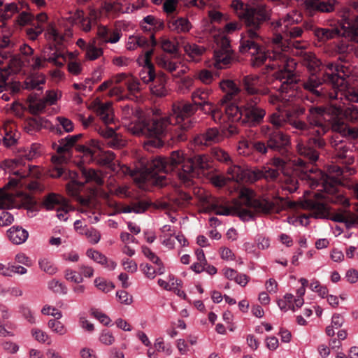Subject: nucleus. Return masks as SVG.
<instances>
[{"label": "nucleus", "instance_id": "nucleus-1", "mask_svg": "<svg viewBox=\"0 0 358 358\" xmlns=\"http://www.w3.org/2000/svg\"><path fill=\"white\" fill-rule=\"evenodd\" d=\"M210 167V158L207 155L187 157L183 151L175 150L169 158L159 157L147 163L142 162L141 180L143 182L164 186L168 183L166 174L173 171L186 186H190L196 173Z\"/></svg>", "mask_w": 358, "mask_h": 358}, {"label": "nucleus", "instance_id": "nucleus-2", "mask_svg": "<svg viewBox=\"0 0 358 358\" xmlns=\"http://www.w3.org/2000/svg\"><path fill=\"white\" fill-rule=\"evenodd\" d=\"M307 116L308 123L294 117L293 114L287 110H278L269 116L270 123L278 129L290 125L295 131L293 133L309 136L308 141L304 142L307 145H314L322 148L326 145L325 141L322 138L329 130L330 124L327 123L326 117L329 116L326 109L322 106H310Z\"/></svg>", "mask_w": 358, "mask_h": 358}, {"label": "nucleus", "instance_id": "nucleus-3", "mask_svg": "<svg viewBox=\"0 0 358 358\" xmlns=\"http://www.w3.org/2000/svg\"><path fill=\"white\" fill-rule=\"evenodd\" d=\"M261 0H251V5H245L240 0H234L233 8L243 20L245 32L241 37L239 51L243 53L257 54L256 59H266V55L259 51L262 41L261 29L263 23L269 19L270 9Z\"/></svg>", "mask_w": 358, "mask_h": 358}, {"label": "nucleus", "instance_id": "nucleus-4", "mask_svg": "<svg viewBox=\"0 0 358 358\" xmlns=\"http://www.w3.org/2000/svg\"><path fill=\"white\" fill-rule=\"evenodd\" d=\"M304 30H306L304 28V23L303 27L295 24L282 29V34H275L273 38V50L272 51H265L259 42V51L265 53L267 58L262 61V59H255L257 54H250L253 65L264 64L265 67H292L293 64L296 65L293 63V60L289 61L287 55L282 52H287L292 46L296 49L302 48L301 41H294V39L302 37Z\"/></svg>", "mask_w": 358, "mask_h": 358}, {"label": "nucleus", "instance_id": "nucleus-5", "mask_svg": "<svg viewBox=\"0 0 358 358\" xmlns=\"http://www.w3.org/2000/svg\"><path fill=\"white\" fill-rule=\"evenodd\" d=\"M296 152L299 157H293L288 160L280 157H274L271 164L275 167L274 170L278 171L277 178L280 171L285 175V184L283 189L290 193L294 192L298 189V182L296 178L289 176V168H293L296 171L303 173L310 180V176H313L314 166L313 165L319 157L317 152L310 146L307 145L303 141H299L296 145ZM273 169V168H272ZM274 180V178H270Z\"/></svg>", "mask_w": 358, "mask_h": 358}, {"label": "nucleus", "instance_id": "nucleus-6", "mask_svg": "<svg viewBox=\"0 0 358 358\" xmlns=\"http://www.w3.org/2000/svg\"><path fill=\"white\" fill-rule=\"evenodd\" d=\"M122 116L125 121H130L128 124V129L134 135L154 137L144 143L145 148L152 146L157 148L162 145L159 137L170 132L169 124L167 117H163L159 109L153 111V116L148 117L142 121L136 122L138 112L132 105L125 104L122 106Z\"/></svg>", "mask_w": 358, "mask_h": 358}, {"label": "nucleus", "instance_id": "nucleus-7", "mask_svg": "<svg viewBox=\"0 0 358 358\" xmlns=\"http://www.w3.org/2000/svg\"><path fill=\"white\" fill-rule=\"evenodd\" d=\"M343 169L337 165H331L328 168V173L314 168L313 176H310V187L319 188L320 192L315 193L317 199H323L327 201L349 206L350 201L339 190L341 183V176Z\"/></svg>", "mask_w": 358, "mask_h": 358}, {"label": "nucleus", "instance_id": "nucleus-8", "mask_svg": "<svg viewBox=\"0 0 358 358\" xmlns=\"http://www.w3.org/2000/svg\"><path fill=\"white\" fill-rule=\"evenodd\" d=\"M208 92L201 90L194 91L192 94L194 103L177 102L172 105V113L167 117L170 122L169 128L172 138H176L179 141H184L186 137L184 132L191 128L194 122L191 116L196 111L199 102L207 101Z\"/></svg>", "mask_w": 358, "mask_h": 358}, {"label": "nucleus", "instance_id": "nucleus-9", "mask_svg": "<svg viewBox=\"0 0 358 358\" xmlns=\"http://www.w3.org/2000/svg\"><path fill=\"white\" fill-rule=\"evenodd\" d=\"M99 13L90 9L87 14L82 10H77L69 17V22L86 33L97 26V37L102 43H115L120 39L122 33L117 29H110L106 26L98 25Z\"/></svg>", "mask_w": 358, "mask_h": 358}, {"label": "nucleus", "instance_id": "nucleus-10", "mask_svg": "<svg viewBox=\"0 0 358 358\" xmlns=\"http://www.w3.org/2000/svg\"><path fill=\"white\" fill-rule=\"evenodd\" d=\"M20 52L21 55H15L11 59L14 62L15 67H24L27 65H30V67H40L43 65V60L61 67L69 59L64 52L52 46L45 48L43 59L41 57H33L34 50L26 44L20 47Z\"/></svg>", "mask_w": 358, "mask_h": 358}, {"label": "nucleus", "instance_id": "nucleus-11", "mask_svg": "<svg viewBox=\"0 0 358 358\" xmlns=\"http://www.w3.org/2000/svg\"><path fill=\"white\" fill-rule=\"evenodd\" d=\"M334 113L331 122L332 129L349 140L358 139V126L352 127L344 122V119L352 122H358V107L350 103L345 106V103L343 102V105L334 106Z\"/></svg>", "mask_w": 358, "mask_h": 358}, {"label": "nucleus", "instance_id": "nucleus-12", "mask_svg": "<svg viewBox=\"0 0 358 358\" xmlns=\"http://www.w3.org/2000/svg\"><path fill=\"white\" fill-rule=\"evenodd\" d=\"M332 71L333 69H329ZM339 69H335L336 73L326 72L323 76V80L329 83L334 89V91L329 93L331 99H341L350 102L358 103V91L349 85L347 80L348 73L350 72L347 71L340 72ZM349 70L350 69H346Z\"/></svg>", "mask_w": 358, "mask_h": 358}, {"label": "nucleus", "instance_id": "nucleus-13", "mask_svg": "<svg viewBox=\"0 0 358 358\" xmlns=\"http://www.w3.org/2000/svg\"><path fill=\"white\" fill-rule=\"evenodd\" d=\"M227 165L229 166L227 170V179L237 182L244 181L254 182L263 178H275L278 175V171L269 166H263L260 169L248 170L232 162Z\"/></svg>", "mask_w": 358, "mask_h": 358}, {"label": "nucleus", "instance_id": "nucleus-14", "mask_svg": "<svg viewBox=\"0 0 358 358\" xmlns=\"http://www.w3.org/2000/svg\"><path fill=\"white\" fill-rule=\"evenodd\" d=\"M81 136V134L72 136L68 135L64 138L60 139L57 143L52 144L53 149L60 155L52 157L54 167L50 171L51 177H64V178H67V173L63 166V164L66 162L67 158L64 155L69 153L71 150L72 148Z\"/></svg>", "mask_w": 358, "mask_h": 358}, {"label": "nucleus", "instance_id": "nucleus-15", "mask_svg": "<svg viewBox=\"0 0 358 358\" xmlns=\"http://www.w3.org/2000/svg\"><path fill=\"white\" fill-rule=\"evenodd\" d=\"M90 145L96 148L94 155V159L97 164L106 166L114 172H121L124 175H129L134 176L135 175L134 171L130 167L120 164L117 161H115V155L111 151H103L101 148L100 143L95 139L90 140Z\"/></svg>", "mask_w": 358, "mask_h": 358}, {"label": "nucleus", "instance_id": "nucleus-16", "mask_svg": "<svg viewBox=\"0 0 358 358\" xmlns=\"http://www.w3.org/2000/svg\"><path fill=\"white\" fill-rule=\"evenodd\" d=\"M22 158H15L13 159H6L2 162L1 167L5 171L12 173L13 177H10L8 184L13 186L25 185L30 190L36 191L40 189V185L36 181H31L29 183L22 182V179L28 176L30 173V169H17L22 164Z\"/></svg>", "mask_w": 358, "mask_h": 358}, {"label": "nucleus", "instance_id": "nucleus-17", "mask_svg": "<svg viewBox=\"0 0 358 358\" xmlns=\"http://www.w3.org/2000/svg\"><path fill=\"white\" fill-rule=\"evenodd\" d=\"M156 44L157 41L153 34H150L149 38L141 34H135L128 37L126 48L129 50H134L138 48L148 49L141 59L145 62L143 67H154L151 62V57L153 54V48Z\"/></svg>", "mask_w": 358, "mask_h": 358}, {"label": "nucleus", "instance_id": "nucleus-18", "mask_svg": "<svg viewBox=\"0 0 358 358\" xmlns=\"http://www.w3.org/2000/svg\"><path fill=\"white\" fill-rule=\"evenodd\" d=\"M122 81H124L127 85L128 93L124 94V90L121 87L115 86L110 90V96H115L120 100L124 99L137 100L140 92V83L138 79L131 75L122 73L115 76V83H119Z\"/></svg>", "mask_w": 358, "mask_h": 358}, {"label": "nucleus", "instance_id": "nucleus-19", "mask_svg": "<svg viewBox=\"0 0 358 358\" xmlns=\"http://www.w3.org/2000/svg\"><path fill=\"white\" fill-rule=\"evenodd\" d=\"M306 5L309 10L317 11L324 13H330L335 11L341 13L342 17V27L345 23L343 15H350L355 17L357 15H354L348 8H343L341 2L338 0H307Z\"/></svg>", "mask_w": 358, "mask_h": 358}, {"label": "nucleus", "instance_id": "nucleus-20", "mask_svg": "<svg viewBox=\"0 0 358 358\" xmlns=\"http://www.w3.org/2000/svg\"><path fill=\"white\" fill-rule=\"evenodd\" d=\"M217 49L214 51L215 66L220 64H233L235 60L234 52L231 49L230 41L225 36L215 38Z\"/></svg>", "mask_w": 358, "mask_h": 358}, {"label": "nucleus", "instance_id": "nucleus-21", "mask_svg": "<svg viewBox=\"0 0 358 358\" xmlns=\"http://www.w3.org/2000/svg\"><path fill=\"white\" fill-rule=\"evenodd\" d=\"M262 131L267 136V147L284 153L290 144L289 138L279 129H273L269 126L262 127Z\"/></svg>", "mask_w": 358, "mask_h": 358}, {"label": "nucleus", "instance_id": "nucleus-22", "mask_svg": "<svg viewBox=\"0 0 358 358\" xmlns=\"http://www.w3.org/2000/svg\"><path fill=\"white\" fill-rule=\"evenodd\" d=\"M211 208L219 215H237L243 221H249L254 217V214L250 210L237 203L233 206H226L220 201H215L211 203Z\"/></svg>", "mask_w": 358, "mask_h": 358}, {"label": "nucleus", "instance_id": "nucleus-23", "mask_svg": "<svg viewBox=\"0 0 358 358\" xmlns=\"http://www.w3.org/2000/svg\"><path fill=\"white\" fill-rule=\"evenodd\" d=\"M224 139L222 133L217 127L207 129L203 133L194 136L192 144L195 148L208 146L213 143H218Z\"/></svg>", "mask_w": 358, "mask_h": 358}, {"label": "nucleus", "instance_id": "nucleus-24", "mask_svg": "<svg viewBox=\"0 0 358 358\" xmlns=\"http://www.w3.org/2000/svg\"><path fill=\"white\" fill-rule=\"evenodd\" d=\"M243 123L249 126L259 124L266 115L265 110L257 106L256 101H248L243 108Z\"/></svg>", "mask_w": 358, "mask_h": 358}, {"label": "nucleus", "instance_id": "nucleus-25", "mask_svg": "<svg viewBox=\"0 0 358 358\" xmlns=\"http://www.w3.org/2000/svg\"><path fill=\"white\" fill-rule=\"evenodd\" d=\"M304 28L306 30L312 31L315 39L322 43H326L329 40L335 38L340 34V31L338 29L317 27L308 22H304Z\"/></svg>", "mask_w": 358, "mask_h": 358}, {"label": "nucleus", "instance_id": "nucleus-26", "mask_svg": "<svg viewBox=\"0 0 358 358\" xmlns=\"http://www.w3.org/2000/svg\"><path fill=\"white\" fill-rule=\"evenodd\" d=\"M220 108L224 110L222 112V122H226L227 120L232 122H241L243 123V109L240 108L233 102H226L224 105L220 103Z\"/></svg>", "mask_w": 358, "mask_h": 358}, {"label": "nucleus", "instance_id": "nucleus-27", "mask_svg": "<svg viewBox=\"0 0 358 358\" xmlns=\"http://www.w3.org/2000/svg\"><path fill=\"white\" fill-rule=\"evenodd\" d=\"M242 195L247 197L248 205H252L258 212L271 213L278 210L275 203L268 200H255L252 201V192L251 190L245 189L244 192H242Z\"/></svg>", "mask_w": 358, "mask_h": 358}, {"label": "nucleus", "instance_id": "nucleus-28", "mask_svg": "<svg viewBox=\"0 0 358 358\" xmlns=\"http://www.w3.org/2000/svg\"><path fill=\"white\" fill-rule=\"evenodd\" d=\"M93 109L106 125L113 122L114 114L111 102L103 103L99 100H95L93 102Z\"/></svg>", "mask_w": 358, "mask_h": 358}, {"label": "nucleus", "instance_id": "nucleus-29", "mask_svg": "<svg viewBox=\"0 0 358 358\" xmlns=\"http://www.w3.org/2000/svg\"><path fill=\"white\" fill-rule=\"evenodd\" d=\"M331 146L335 149L336 157L341 159L343 163L345 164H352L355 162V157L352 155V146H348L343 143L341 141L337 143L336 141L331 142Z\"/></svg>", "mask_w": 358, "mask_h": 358}, {"label": "nucleus", "instance_id": "nucleus-30", "mask_svg": "<svg viewBox=\"0 0 358 358\" xmlns=\"http://www.w3.org/2000/svg\"><path fill=\"white\" fill-rule=\"evenodd\" d=\"M45 81V78L43 73L38 72L36 69H31L24 80V89L40 90L43 88L42 85Z\"/></svg>", "mask_w": 358, "mask_h": 358}, {"label": "nucleus", "instance_id": "nucleus-31", "mask_svg": "<svg viewBox=\"0 0 358 358\" xmlns=\"http://www.w3.org/2000/svg\"><path fill=\"white\" fill-rule=\"evenodd\" d=\"M303 208L311 211L315 218H325L328 216L329 209L324 202L314 199H306L303 204Z\"/></svg>", "mask_w": 358, "mask_h": 358}, {"label": "nucleus", "instance_id": "nucleus-32", "mask_svg": "<svg viewBox=\"0 0 358 358\" xmlns=\"http://www.w3.org/2000/svg\"><path fill=\"white\" fill-rule=\"evenodd\" d=\"M220 87L222 90L225 92V95L220 100L222 105L226 103V102L236 100V96L241 92V90L233 80L229 79L222 80L220 83Z\"/></svg>", "mask_w": 358, "mask_h": 358}, {"label": "nucleus", "instance_id": "nucleus-33", "mask_svg": "<svg viewBox=\"0 0 358 358\" xmlns=\"http://www.w3.org/2000/svg\"><path fill=\"white\" fill-rule=\"evenodd\" d=\"M276 78L282 83L281 89L282 92L293 88L299 80L296 74L290 69H280L276 73Z\"/></svg>", "mask_w": 358, "mask_h": 358}, {"label": "nucleus", "instance_id": "nucleus-34", "mask_svg": "<svg viewBox=\"0 0 358 358\" xmlns=\"http://www.w3.org/2000/svg\"><path fill=\"white\" fill-rule=\"evenodd\" d=\"M96 40L94 38L92 42L87 43L83 38H79L76 44L80 48L85 50V57L89 60H94L99 57L103 50L101 48L97 47Z\"/></svg>", "mask_w": 358, "mask_h": 358}, {"label": "nucleus", "instance_id": "nucleus-35", "mask_svg": "<svg viewBox=\"0 0 358 358\" xmlns=\"http://www.w3.org/2000/svg\"><path fill=\"white\" fill-rule=\"evenodd\" d=\"M4 132L2 139L3 145L10 148L17 145L20 134L16 130L15 125L12 124L5 125Z\"/></svg>", "mask_w": 358, "mask_h": 358}, {"label": "nucleus", "instance_id": "nucleus-36", "mask_svg": "<svg viewBox=\"0 0 358 358\" xmlns=\"http://www.w3.org/2000/svg\"><path fill=\"white\" fill-rule=\"evenodd\" d=\"M66 199L60 194L50 193L45 196L43 206L48 210L57 209L59 206H66Z\"/></svg>", "mask_w": 358, "mask_h": 358}, {"label": "nucleus", "instance_id": "nucleus-37", "mask_svg": "<svg viewBox=\"0 0 358 358\" xmlns=\"http://www.w3.org/2000/svg\"><path fill=\"white\" fill-rule=\"evenodd\" d=\"M8 236L13 243L20 245L27 240L29 233L22 227L13 226L8 231Z\"/></svg>", "mask_w": 358, "mask_h": 358}, {"label": "nucleus", "instance_id": "nucleus-38", "mask_svg": "<svg viewBox=\"0 0 358 358\" xmlns=\"http://www.w3.org/2000/svg\"><path fill=\"white\" fill-rule=\"evenodd\" d=\"M302 21V16L296 10H292L281 17L277 22V25L282 27V29H285L291 26L299 24Z\"/></svg>", "mask_w": 358, "mask_h": 358}, {"label": "nucleus", "instance_id": "nucleus-39", "mask_svg": "<svg viewBox=\"0 0 358 358\" xmlns=\"http://www.w3.org/2000/svg\"><path fill=\"white\" fill-rule=\"evenodd\" d=\"M183 48L189 57L196 62L199 61L206 52V48L204 46L196 43H187Z\"/></svg>", "mask_w": 358, "mask_h": 358}, {"label": "nucleus", "instance_id": "nucleus-40", "mask_svg": "<svg viewBox=\"0 0 358 358\" xmlns=\"http://www.w3.org/2000/svg\"><path fill=\"white\" fill-rule=\"evenodd\" d=\"M201 110L206 114H210L212 119L215 122L222 123V108H217L211 102L204 101L198 103Z\"/></svg>", "mask_w": 358, "mask_h": 358}, {"label": "nucleus", "instance_id": "nucleus-41", "mask_svg": "<svg viewBox=\"0 0 358 358\" xmlns=\"http://www.w3.org/2000/svg\"><path fill=\"white\" fill-rule=\"evenodd\" d=\"M166 76L162 73L157 76V79L153 82V85L151 87V92L153 94L157 96H164L168 94V91L165 87Z\"/></svg>", "mask_w": 358, "mask_h": 358}, {"label": "nucleus", "instance_id": "nucleus-42", "mask_svg": "<svg viewBox=\"0 0 358 358\" xmlns=\"http://www.w3.org/2000/svg\"><path fill=\"white\" fill-rule=\"evenodd\" d=\"M82 176L85 178V182H94L97 185L103 184V179L101 172L93 169H83L81 171Z\"/></svg>", "mask_w": 358, "mask_h": 358}, {"label": "nucleus", "instance_id": "nucleus-43", "mask_svg": "<svg viewBox=\"0 0 358 358\" xmlns=\"http://www.w3.org/2000/svg\"><path fill=\"white\" fill-rule=\"evenodd\" d=\"M82 176L85 178V182H94L97 185L103 184V179L101 172L93 169H83L81 171Z\"/></svg>", "mask_w": 358, "mask_h": 358}, {"label": "nucleus", "instance_id": "nucleus-44", "mask_svg": "<svg viewBox=\"0 0 358 358\" xmlns=\"http://www.w3.org/2000/svg\"><path fill=\"white\" fill-rule=\"evenodd\" d=\"M43 152V148L41 144L32 143L30 147L24 150L21 157L27 160H33L39 157Z\"/></svg>", "mask_w": 358, "mask_h": 358}, {"label": "nucleus", "instance_id": "nucleus-45", "mask_svg": "<svg viewBox=\"0 0 358 358\" xmlns=\"http://www.w3.org/2000/svg\"><path fill=\"white\" fill-rule=\"evenodd\" d=\"M46 120L41 117H34L29 119L24 125V129L27 133H33L41 129L42 127H45Z\"/></svg>", "mask_w": 358, "mask_h": 358}, {"label": "nucleus", "instance_id": "nucleus-46", "mask_svg": "<svg viewBox=\"0 0 358 358\" xmlns=\"http://www.w3.org/2000/svg\"><path fill=\"white\" fill-rule=\"evenodd\" d=\"M46 103L44 99H36L33 96L29 97V109L32 114H38L43 112Z\"/></svg>", "mask_w": 358, "mask_h": 358}, {"label": "nucleus", "instance_id": "nucleus-47", "mask_svg": "<svg viewBox=\"0 0 358 358\" xmlns=\"http://www.w3.org/2000/svg\"><path fill=\"white\" fill-rule=\"evenodd\" d=\"M20 7H19V6L17 5L15 3L6 4L4 7L5 13L3 15L4 19H9L10 17H11L13 14L15 13H19L23 8H28V3L24 1H20Z\"/></svg>", "mask_w": 358, "mask_h": 358}, {"label": "nucleus", "instance_id": "nucleus-48", "mask_svg": "<svg viewBox=\"0 0 358 358\" xmlns=\"http://www.w3.org/2000/svg\"><path fill=\"white\" fill-rule=\"evenodd\" d=\"M243 86L245 91L250 94L257 93V87L259 82V78L256 76H247L243 78Z\"/></svg>", "mask_w": 358, "mask_h": 358}, {"label": "nucleus", "instance_id": "nucleus-49", "mask_svg": "<svg viewBox=\"0 0 358 358\" xmlns=\"http://www.w3.org/2000/svg\"><path fill=\"white\" fill-rule=\"evenodd\" d=\"M169 27L178 32H187L190 29L191 24L187 18L180 17L170 22Z\"/></svg>", "mask_w": 358, "mask_h": 358}, {"label": "nucleus", "instance_id": "nucleus-50", "mask_svg": "<svg viewBox=\"0 0 358 358\" xmlns=\"http://www.w3.org/2000/svg\"><path fill=\"white\" fill-rule=\"evenodd\" d=\"M162 73L161 72H156L155 69H142L139 72L141 79L145 83L149 82H154L157 79V76Z\"/></svg>", "mask_w": 358, "mask_h": 358}, {"label": "nucleus", "instance_id": "nucleus-51", "mask_svg": "<svg viewBox=\"0 0 358 358\" xmlns=\"http://www.w3.org/2000/svg\"><path fill=\"white\" fill-rule=\"evenodd\" d=\"M95 287L100 291L108 293L113 290L115 287L113 282H108L103 278H96L94 281Z\"/></svg>", "mask_w": 358, "mask_h": 358}, {"label": "nucleus", "instance_id": "nucleus-52", "mask_svg": "<svg viewBox=\"0 0 358 358\" xmlns=\"http://www.w3.org/2000/svg\"><path fill=\"white\" fill-rule=\"evenodd\" d=\"M212 155L215 159L221 162H224L227 164L231 163V159L229 155L220 148H214L212 150Z\"/></svg>", "mask_w": 358, "mask_h": 358}, {"label": "nucleus", "instance_id": "nucleus-53", "mask_svg": "<svg viewBox=\"0 0 358 358\" xmlns=\"http://www.w3.org/2000/svg\"><path fill=\"white\" fill-rule=\"evenodd\" d=\"M161 47L164 51L173 55L174 57L178 55V45L169 39H163L161 42Z\"/></svg>", "mask_w": 358, "mask_h": 358}, {"label": "nucleus", "instance_id": "nucleus-54", "mask_svg": "<svg viewBox=\"0 0 358 358\" xmlns=\"http://www.w3.org/2000/svg\"><path fill=\"white\" fill-rule=\"evenodd\" d=\"M343 223L345 224L347 229H352L358 225V216L350 211H344V220Z\"/></svg>", "mask_w": 358, "mask_h": 358}, {"label": "nucleus", "instance_id": "nucleus-55", "mask_svg": "<svg viewBox=\"0 0 358 358\" xmlns=\"http://www.w3.org/2000/svg\"><path fill=\"white\" fill-rule=\"evenodd\" d=\"M48 325L53 332L59 335H64L67 332L65 326L59 320L51 319L48 321Z\"/></svg>", "mask_w": 358, "mask_h": 358}, {"label": "nucleus", "instance_id": "nucleus-56", "mask_svg": "<svg viewBox=\"0 0 358 358\" xmlns=\"http://www.w3.org/2000/svg\"><path fill=\"white\" fill-rule=\"evenodd\" d=\"M87 256L100 264H105L108 262V258L100 252L89 249L86 252Z\"/></svg>", "mask_w": 358, "mask_h": 358}, {"label": "nucleus", "instance_id": "nucleus-57", "mask_svg": "<svg viewBox=\"0 0 358 358\" xmlns=\"http://www.w3.org/2000/svg\"><path fill=\"white\" fill-rule=\"evenodd\" d=\"M48 288L54 293L59 294H66L67 287L61 282L57 280H52L48 282Z\"/></svg>", "mask_w": 358, "mask_h": 358}, {"label": "nucleus", "instance_id": "nucleus-58", "mask_svg": "<svg viewBox=\"0 0 358 358\" xmlns=\"http://www.w3.org/2000/svg\"><path fill=\"white\" fill-rule=\"evenodd\" d=\"M84 185V182H78L73 180L66 185L67 193L73 197H77L79 194V190Z\"/></svg>", "mask_w": 358, "mask_h": 358}, {"label": "nucleus", "instance_id": "nucleus-59", "mask_svg": "<svg viewBox=\"0 0 358 358\" xmlns=\"http://www.w3.org/2000/svg\"><path fill=\"white\" fill-rule=\"evenodd\" d=\"M56 122L57 125L61 127L66 132H71L73 130L74 126L73 122L65 117H57Z\"/></svg>", "mask_w": 358, "mask_h": 358}, {"label": "nucleus", "instance_id": "nucleus-60", "mask_svg": "<svg viewBox=\"0 0 358 358\" xmlns=\"http://www.w3.org/2000/svg\"><path fill=\"white\" fill-rule=\"evenodd\" d=\"M17 22L21 26H24L28 24H32L34 22V16L27 10H22L18 15Z\"/></svg>", "mask_w": 358, "mask_h": 358}, {"label": "nucleus", "instance_id": "nucleus-61", "mask_svg": "<svg viewBox=\"0 0 358 358\" xmlns=\"http://www.w3.org/2000/svg\"><path fill=\"white\" fill-rule=\"evenodd\" d=\"M238 152L242 155H250L252 152V143L247 140L241 141L238 145Z\"/></svg>", "mask_w": 358, "mask_h": 358}, {"label": "nucleus", "instance_id": "nucleus-62", "mask_svg": "<svg viewBox=\"0 0 358 358\" xmlns=\"http://www.w3.org/2000/svg\"><path fill=\"white\" fill-rule=\"evenodd\" d=\"M85 235L92 244L98 243L101 238L99 231L92 227L87 229L85 231Z\"/></svg>", "mask_w": 358, "mask_h": 358}, {"label": "nucleus", "instance_id": "nucleus-63", "mask_svg": "<svg viewBox=\"0 0 358 358\" xmlns=\"http://www.w3.org/2000/svg\"><path fill=\"white\" fill-rule=\"evenodd\" d=\"M38 264L41 269L50 275L56 273L57 271V268L54 266L52 263L47 259H41Z\"/></svg>", "mask_w": 358, "mask_h": 358}, {"label": "nucleus", "instance_id": "nucleus-64", "mask_svg": "<svg viewBox=\"0 0 358 358\" xmlns=\"http://www.w3.org/2000/svg\"><path fill=\"white\" fill-rule=\"evenodd\" d=\"M99 340L102 344L106 345H110L113 344L115 341L112 332L107 329L103 330L101 332Z\"/></svg>", "mask_w": 358, "mask_h": 358}]
</instances>
